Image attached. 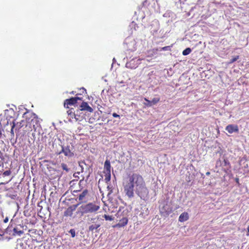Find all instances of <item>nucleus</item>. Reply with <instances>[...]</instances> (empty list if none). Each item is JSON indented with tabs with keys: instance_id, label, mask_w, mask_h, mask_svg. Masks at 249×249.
<instances>
[{
	"instance_id": "obj_13",
	"label": "nucleus",
	"mask_w": 249,
	"mask_h": 249,
	"mask_svg": "<svg viewBox=\"0 0 249 249\" xmlns=\"http://www.w3.org/2000/svg\"><path fill=\"white\" fill-rule=\"evenodd\" d=\"M189 219V215L187 212L182 213L179 216V221L182 222L187 221Z\"/></svg>"
},
{
	"instance_id": "obj_12",
	"label": "nucleus",
	"mask_w": 249,
	"mask_h": 249,
	"mask_svg": "<svg viewBox=\"0 0 249 249\" xmlns=\"http://www.w3.org/2000/svg\"><path fill=\"white\" fill-rule=\"evenodd\" d=\"M68 113V118L70 122H73L74 118L75 117V113L74 111V109L72 108H69L67 111Z\"/></svg>"
},
{
	"instance_id": "obj_5",
	"label": "nucleus",
	"mask_w": 249,
	"mask_h": 249,
	"mask_svg": "<svg viewBox=\"0 0 249 249\" xmlns=\"http://www.w3.org/2000/svg\"><path fill=\"white\" fill-rule=\"evenodd\" d=\"M111 165L110 161L107 160L104 163V173L105 174V180L106 182H109L111 178Z\"/></svg>"
},
{
	"instance_id": "obj_32",
	"label": "nucleus",
	"mask_w": 249,
	"mask_h": 249,
	"mask_svg": "<svg viewBox=\"0 0 249 249\" xmlns=\"http://www.w3.org/2000/svg\"><path fill=\"white\" fill-rule=\"evenodd\" d=\"M8 220H9L8 218L7 217H6L4 219L3 222H4V223H7V222H8Z\"/></svg>"
},
{
	"instance_id": "obj_7",
	"label": "nucleus",
	"mask_w": 249,
	"mask_h": 249,
	"mask_svg": "<svg viewBox=\"0 0 249 249\" xmlns=\"http://www.w3.org/2000/svg\"><path fill=\"white\" fill-rule=\"evenodd\" d=\"M62 153H64L65 156L68 157H71L73 156V153L71 151L69 146H67L66 147L61 146V150L56 152V154L58 155Z\"/></svg>"
},
{
	"instance_id": "obj_28",
	"label": "nucleus",
	"mask_w": 249,
	"mask_h": 249,
	"mask_svg": "<svg viewBox=\"0 0 249 249\" xmlns=\"http://www.w3.org/2000/svg\"><path fill=\"white\" fill-rule=\"evenodd\" d=\"M112 116L114 118H120V116L119 115H118L117 113H113L112 114Z\"/></svg>"
},
{
	"instance_id": "obj_40",
	"label": "nucleus",
	"mask_w": 249,
	"mask_h": 249,
	"mask_svg": "<svg viewBox=\"0 0 249 249\" xmlns=\"http://www.w3.org/2000/svg\"><path fill=\"white\" fill-rule=\"evenodd\" d=\"M71 94H74V92H73V91H72V92H71Z\"/></svg>"
},
{
	"instance_id": "obj_27",
	"label": "nucleus",
	"mask_w": 249,
	"mask_h": 249,
	"mask_svg": "<svg viewBox=\"0 0 249 249\" xmlns=\"http://www.w3.org/2000/svg\"><path fill=\"white\" fill-rule=\"evenodd\" d=\"M170 50V47L169 46H165L161 48L160 49V51H167Z\"/></svg>"
},
{
	"instance_id": "obj_33",
	"label": "nucleus",
	"mask_w": 249,
	"mask_h": 249,
	"mask_svg": "<svg viewBox=\"0 0 249 249\" xmlns=\"http://www.w3.org/2000/svg\"><path fill=\"white\" fill-rule=\"evenodd\" d=\"M218 163H221V160L220 159H219L217 161H216V167H217Z\"/></svg>"
},
{
	"instance_id": "obj_30",
	"label": "nucleus",
	"mask_w": 249,
	"mask_h": 249,
	"mask_svg": "<svg viewBox=\"0 0 249 249\" xmlns=\"http://www.w3.org/2000/svg\"><path fill=\"white\" fill-rule=\"evenodd\" d=\"M83 179H81V180L79 181V186H80V187H82L81 188H83V187L82 186V183H83Z\"/></svg>"
},
{
	"instance_id": "obj_34",
	"label": "nucleus",
	"mask_w": 249,
	"mask_h": 249,
	"mask_svg": "<svg viewBox=\"0 0 249 249\" xmlns=\"http://www.w3.org/2000/svg\"><path fill=\"white\" fill-rule=\"evenodd\" d=\"M206 175L207 176H209L210 175V172H207L206 173Z\"/></svg>"
},
{
	"instance_id": "obj_18",
	"label": "nucleus",
	"mask_w": 249,
	"mask_h": 249,
	"mask_svg": "<svg viewBox=\"0 0 249 249\" xmlns=\"http://www.w3.org/2000/svg\"><path fill=\"white\" fill-rule=\"evenodd\" d=\"M61 166L63 170H65L67 172H68L69 171L70 169L68 167V166L66 164L64 163H62Z\"/></svg>"
},
{
	"instance_id": "obj_25",
	"label": "nucleus",
	"mask_w": 249,
	"mask_h": 249,
	"mask_svg": "<svg viewBox=\"0 0 249 249\" xmlns=\"http://www.w3.org/2000/svg\"><path fill=\"white\" fill-rule=\"evenodd\" d=\"M144 100L147 102V103H145L146 106L149 107L152 106L151 101L148 100L146 98H144Z\"/></svg>"
},
{
	"instance_id": "obj_29",
	"label": "nucleus",
	"mask_w": 249,
	"mask_h": 249,
	"mask_svg": "<svg viewBox=\"0 0 249 249\" xmlns=\"http://www.w3.org/2000/svg\"><path fill=\"white\" fill-rule=\"evenodd\" d=\"M153 53H157V52L158 51V48H155V49H153L152 51H151Z\"/></svg>"
},
{
	"instance_id": "obj_6",
	"label": "nucleus",
	"mask_w": 249,
	"mask_h": 249,
	"mask_svg": "<svg viewBox=\"0 0 249 249\" xmlns=\"http://www.w3.org/2000/svg\"><path fill=\"white\" fill-rule=\"evenodd\" d=\"M78 100H82V98L80 97H71L70 99H67L65 100L64 106L65 107L69 108V106L75 105Z\"/></svg>"
},
{
	"instance_id": "obj_26",
	"label": "nucleus",
	"mask_w": 249,
	"mask_h": 249,
	"mask_svg": "<svg viewBox=\"0 0 249 249\" xmlns=\"http://www.w3.org/2000/svg\"><path fill=\"white\" fill-rule=\"evenodd\" d=\"M69 232L71 233L72 237H74L75 236V231L74 229L70 230Z\"/></svg>"
},
{
	"instance_id": "obj_37",
	"label": "nucleus",
	"mask_w": 249,
	"mask_h": 249,
	"mask_svg": "<svg viewBox=\"0 0 249 249\" xmlns=\"http://www.w3.org/2000/svg\"><path fill=\"white\" fill-rule=\"evenodd\" d=\"M247 231H248V232L249 233V225L248 226V227L247 228Z\"/></svg>"
},
{
	"instance_id": "obj_10",
	"label": "nucleus",
	"mask_w": 249,
	"mask_h": 249,
	"mask_svg": "<svg viewBox=\"0 0 249 249\" xmlns=\"http://www.w3.org/2000/svg\"><path fill=\"white\" fill-rule=\"evenodd\" d=\"M80 110H86L89 112H92L93 110V109L88 105L87 102H83L81 104L80 106Z\"/></svg>"
},
{
	"instance_id": "obj_2",
	"label": "nucleus",
	"mask_w": 249,
	"mask_h": 249,
	"mask_svg": "<svg viewBox=\"0 0 249 249\" xmlns=\"http://www.w3.org/2000/svg\"><path fill=\"white\" fill-rule=\"evenodd\" d=\"M128 213L129 212L126 209H124L123 211L121 209H119L117 213V217L120 219L119 222L118 223L112 226L113 228H121L126 226L128 221Z\"/></svg>"
},
{
	"instance_id": "obj_36",
	"label": "nucleus",
	"mask_w": 249,
	"mask_h": 249,
	"mask_svg": "<svg viewBox=\"0 0 249 249\" xmlns=\"http://www.w3.org/2000/svg\"><path fill=\"white\" fill-rule=\"evenodd\" d=\"M236 181L237 183H239V179L238 178H236Z\"/></svg>"
},
{
	"instance_id": "obj_23",
	"label": "nucleus",
	"mask_w": 249,
	"mask_h": 249,
	"mask_svg": "<svg viewBox=\"0 0 249 249\" xmlns=\"http://www.w3.org/2000/svg\"><path fill=\"white\" fill-rule=\"evenodd\" d=\"M11 174V171L10 170H6L5 171H4L3 174H2V176L3 177H5V176H9Z\"/></svg>"
},
{
	"instance_id": "obj_19",
	"label": "nucleus",
	"mask_w": 249,
	"mask_h": 249,
	"mask_svg": "<svg viewBox=\"0 0 249 249\" xmlns=\"http://www.w3.org/2000/svg\"><path fill=\"white\" fill-rule=\"evenodd\" d=\"M14 231V235L18 234V235H20L21 234L23 233V231H18L16 228H14L13 230Z\"/></svg>"
},
{
	"instance_id": "obj_31",
	"label": "nucleus",
	"mask_w": 249,
	"mask_h": 249,
	"mask_svg": "<svg viewBox=\"0 0 249 249\" xmlns=\"http://www.w3.org/2000/svg\"><path fill=\"white\" fill-rule=\"evenodd\" d=\"M4 234V232H2V233H0V241L3 240V236Z\"/></svg>"
},
{
	"instance_id": "obj_35",
	"label": "nucleus",
	"mask_w": 249,
	"mask_h": 249,
	"mask_svg": "<svg viewBox=\"0 0 249 249\" xmlns=\"http://www.w3.org/2000/svg\"><path fill=\"white\" fill-rule=\"evenodd\" d=\"M80 111H81L80 110H77V111H76V113H77V115H79V113L80 112Z\"/></svg>"
},
{
	"instance_id": "obj_38",
	"label": "nucleus",
	"mask_w": 249,
	"mask_h": 249,
	"mask_svg": "<svg viewBox=\"0 0 249 249\" xmlns=\"http://www.w3.org/2000/svg\"><path fill=\"white\" fill-rule=\"evenodd\" d=\"M79 190H74L73 191V192H78Z\"/></svg>"
},
{
	"instance_id": "obj_4",
	"label": "nucleus",
	"mask_w": 249,
	"mask_h": 249,
	"mask_svg": "<svg viewBox=\"0 0 249 249\" xmlns=\"http://www.w3.org/2000/svg\"><path fill=\"white\" fill-rule=\"evenodd\" d=\"M25 126H27V123L25 120H21L20 122H17L16 123L14 121L12 122V124H10L9 129L10 130V133L11 137L13 138L14 136V128L16 127V130H19L20 128Z\"/></svg>"
},
{
	"instance_id": "obj_8",
	"label": "nucleus",
	"mask_w": 249,
	"mask_h": 249,
	"mask_svg": "<svg viewBox=\"0 0 249 249\" xmlns=\"http://www.w3.org/2000/svg\"><path fill=\"white\" fill-rule=\"evenodd\" d=\"M88 195V191L87 189L84 190L79 195L78 197L80 203L86 202L87 201V196Z\"/></svg>"
},
{
	"instance_id": "obj_14",
	"label": "nucleus",
	"mask_w": 249,
	"mask_h": 249,
	"mask_svg": "<svg viewBox=\"0 0 249 249\" xmlns=\"http://www.w3.org/2000/svg\"><path fill=\"white\" fill-rule=\"evenodd\" d=\"M223 161H224V166H225V167L223 168V170L225 173H228V171L231 168L230 163L229 161L226 159H225Z\"/></svg>"
},
{
	"instance_id": "obj_16",
	"label": "nucleus",
	"mask_w": 249,
	"mask_h": 249,
	"mask_svg": "<svg viewBox=\"0 0 249 249\" xmlns=\"http://www.w3.org/2000/svg\"><path fill=\"white\" fill-rule=\"evenodd\" d=\"M100 226V225L99 223H95L90 225L89 227V231H93L94 230L97 229Z\"/></svg>"
},
{
	"instance_id": "obj_9",
	"label": "nucleus",
	"mask_w": 249,
	"mask_h": 249,
	"mask_svg": "<svg viewBox=\"0 0 249 249\" xmlns=\"http://www.w3.org/2000/svg\"><path fill=\"white\" fill-rule=\"evenodd\" d=\"M229 133H232L233 132H238L239 131L238 127L237 125L234 124H229L225 128Z\"/></svg>"
},
{
	"instance_id": "obj_39",
	"label": "nucleus",
	"mask_w": 249,
	"mask_h": 249,
	"mask_svg": "<svg viewBox=\"0 0 249 249\" xmlns=\"http://www.w3.org/2000/svg\"><path fill=\"white\" fill-rule=\"evenodd\" d=\"M6 183H0V184H5Z\"/></svg>"
},
{
	"instance_id": "obj_22",
	"label": "nucleus",
	"mask_w": 249,
	"mask_h": 249,
	"mask_svg": "<svg viewBox=\"0 0 249 249\" xmlns=\"http://www.w3.org/2000/svg\"><path fill=\"white\" fill-rule=\"evenodd\" d=\"M103 217H104L106 220L112 221L113 220V218L112 216H111V215L104 214V215L103 216Z\"/></svg>"
},
{
	"instance_id": "obj_21",
	"label": "nucleus",
	"mask_w": 249,
	"mask_h": 249,
	"mask_svg": "<svg viewBox=\"0 0 249 249\" xmlns=\"http://www.w3.org/2000/svg\"><path fill=\"white\" fill-rule=\"evenodd\" d=\"M160 100V98H154L151 100L152 105L156 104L157 103H158Z\"/></svg>"
},
{
	"instance_id": "obj_24",
	"label": "nucleus",
	"mask_w": 249,
	"mask_h": 249,
	"mask_svg": "<svg viewBox=\"0 0 249 249\" xmlns=\"http://www.w3.org/2000/svg\"><path fill=\"white\" fill-rule=\"evenodd\" d=\"M239 56L238 55H237L234 57H233L232 59H231L230 63H232L236 61L237 59H239Z\"/></svg>"
},
{
	"instance_id": "obj_3",
	"label": "nucleus",
	"mask_w": 249,
	"mask_h": 249,
	"mask_svg": "<svg viewBox=\"0 0 249 249\" xmlns=\"http://www.w3.org/2000/svg\"><path fill=\"white\" fill-rule=\"evenodd\" d=\"M100 206L98 202H90L81 206L80 209L83 213H96L100 209Z\"/></svg>"
},
{
	"instance_id": "obj_17",
	"label": "nucleus",
	"mask_w": 249,
	"mask_h": 249,
	"mask_svg": "<svg viewBox=\"0 0 249 249\" xmlns=\"http://www.w3.org/2000/svg\"><path fill=\"white\" fill-rule=\"evenodd\" d=\"M191 52V49L190 48H187L185 49L183 52H182V54L183 55H187L190 53Z\"/></svg>"
},
{
	"instance_id": "obj_1",
	"label": "nucleus",
	"mask_w": 249,
	"mask_h": 249,
	"mask_svg": "<svg viewBox=\"0 0 249 249\" xmlns=\"http://www.w3.org/2000/svg\"><path fill=\"white\" fill-rule=\"evenodd\" d=\"M124 192L128 198L134 196V192L142 199L146 201L149 198V191L143 177L139 174L132 173L124 179Z\"/></svg>"
},
{
	"instance_id": "obj_20",
	"label": "nucleus",
	"mask_w": 249,
	"mask_h": 249,
	"mask_svg": "<svg viewBox=\"0 0 249 249\" xmlns=\"http://www.w3.org/2000/svg\"><path fill=\"white\" fill-rule=\"evenodd\" d=\"M82 118V116H81L80 115H77V113H75V117L74 118L73 121L76 122L77 121H81Z\"/></svg>"
},
{
	"instance_id": "obj_15",
	"label": "nucleus",
	"mask_w": 249,
	"mask_h": 249,
	"mask_svg": "<svg viewBox=\"0 0 249 249\" xmlns=\"http://www.w3.org/2000/svg\"><path fill=\"white\" fill-rule=\"evenodd\" d=\"M8 126L9 125L8 123L4 126V128L0 126V138L2 137V135H3L4 137H5V134L3 133V132H4V130H5V131L7 132L9 131L8 128H7Z\"/></svg>"
},
{
	"instance_id": "obj_11",
	"label": "nucleus",
	"mask_w": 249,
	"mask_h": 249,
	"mask_svg": "<svg viewBox=\"0 0 249 249\" xmlns=\"http://www.w3.org/2000/svg\"><path fill=\"white\" fill-rule=\"evenodd\" d=\"M76 205L70 206L64 212L65 216H71L72 215L73 212L75 210Z\"/></svg>"
}]
</instances>
